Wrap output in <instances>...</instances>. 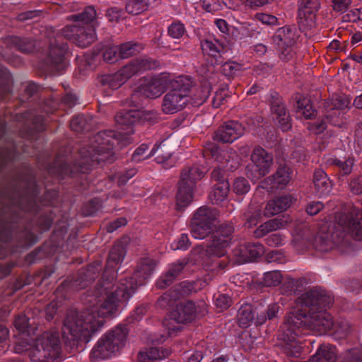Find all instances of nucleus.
Returning a JSON list of instances; mask_svg holds the SVG:
<instances>
[{
  "label": "nucleus",
  "mask_w": 362,
  "mask_h": 362,
  "mask_svg": "<svg viewBox=\"0 0 362 362\" xmlns=\"http://www.w3.org/2000/svg\"><path fill=\"white\" fill-rule=\"evenodd\" d=\"M334 298L327 291L314 288L303 293L298 299L300 305L296 311L291 312L286 317L283 326V348L289 356L298 357L302 346L296 339L301 334V328L305 327L325 332L334 327L331 315L326 312Z\"/></svg>",
  "instance_id": "f257e3e1"
},
{
  "label": "nucleus",
  "mask_w": 362,
  "mask_h": 362,
  "mask_svg": "<svg viewBox=\"0 0 362 362\" xmlns=\"http://www.w3.org/2000/svg\"><path fill=\"white\" fill-rule=\"evenodd\" d=\"M118 289L109 281L99 284L88 300V308L80 313L69 310L62 327L64 342H88L92 334L103 325V318L115 314L121 301L127 298V293H117Z\"/></svg>",
  "instance_id": "f03ea898"
},
{
  "label": "nucleus",
  "mask_w": 362,
  "mask_h": 362,
  "mask_svg": "<svg viewBox=\"0 0 362 362\" xmlns=\"http://www.w3.org/2000/svg\"><path fill=\"white\" fill-rule=\"evenodd\" d=\"M146 119L145 113L139 110L121 111L115 116V122L118 127L117 135L112 131H105L98 133L92 139L90 146L80 151L81 160L74 166L76 171L87 173L95 163L100 162H112V151L116 143L119 144L123 138L134 133L132 125L140 119Z\"/></svg>",
  "instance_id": "7ed1b4c3"
},
{
  "label": "nucleus",
  "mask_w": 362,
  "mask_h": 362,
  "mask_svg": "<svg viewBox=\"0 0 362 362\" xmlns=\"http://www.w3.org/2000/svg\"><path fill=\"white\" fill-rule=\"evenodd\" d=\"M24 341H20L14 346L18 354L28 352L33 362H54L61 350L59 334L54 331L45 332L35 342L32 349H28Z\"/></svg>",
  "instance_id": "20e7f679"
},
{
  "label": "nucleus",
  "mask_w": 362,
  "mask_h": 362,
  "mask_svg": "<svg viewBox=\"0 0 362 362\" xmlns=\"http://www.w3.org/2000/svg\"><path fill=\"white\" fill-rule=\"evenodd\" d=\"M192 81L188 76H180L173 79L169 91L163 98L161 110L165 114H174L185 108L189 102Z\"/></svg>",
  "instance_id": "39448f33"
},
{
  "label": "nucleus",
  "mask_w": 362,
  "mask_h": 362,
  "mask_svg": "<svg viewBox=\"0 0 362 362\" xmlns=\"http://www.w3.org/2000/svg\"><path fill=\"white\" fill-rule=\"evenodd\" d=\"M156 262L154 259L146 257L141 259L137 266L136 271L134 273L133 276H131L128 280L127 278L124 280H120L117 283L113 282V277L111 280L103 279L100 284H103L105 281L110 282L114 286L118 287L119 291L117 293H125L127 296L121 301L120 305L127 302L134 293L135 289L138 286H141L144 281L148 279L153 272Z\"/></svg>",
  "instance_id": "423d86ee"
},
{
  "label": "nucleus",
  "mask_w": 362,
  "mask_h": 362,
  "mask_svg": "<svg viewBox=\"0 0 362 362\" xmlns=\"http://www.w3.org/2000/svg\"><path fill=\"white\" fill-rule=\"evenodd\" d=\"M204 176V172L198 165L188 166L182 170L176 196L178 209L186 207L191 203L197 182Z\"/></svg>",
  "instance_id": "0eeeda50"
},
{
  "label": "nucleus",
  "mask_w": 362,
  "mask_h": 362,
  "mask_svg": "<svg viewBox=\"0 0 362 362\" xmlns=\"http://www.w3.org/2000/svg\"><path fill=\"white\" fill-rule=\"evenodd\" d=\"M216 213L208 207H200L192 220L191 233L195 239H204L212 231Z\"/></svg>",
  "instance_id": "6e6552de"
},
{
  "label": "nucleus",
  "mask_w": 362,
  "mask_h": 362,
  "mask_svg": "<svg viewBox=\"0 0 362 362\" xmlns=\"http://www.w3.org/2000/svg\"><path fill=\"white\" fill-rule=\"evenodd\" d=\"M336 228L350 233L356 240H362V211L354 207L348 214L336 216Z\"/></svg>",
  "instance_id": "1a4fd4ad"
},
{
  "label": "nucleus",
  "mask_w": 362,
  "mask_h": 362,
  "mask_svg": "<svg viewBox=\"0 0 362 362\" xmlns=\"http://www.w3.org/2000/svg\"><path fill=\"white\" fill-rule=\"evenodd\" d=\"M173 79L169 73H161L146 78L137 92L148 98H157L168 89Z\"/></svg>",
  "instance_id": "9d476101"
},
{
  "label": "nucleus",
  "mask_w": 362,
  "mask_h": 362,
  "mask_svg": "<svg viewBox=\"0 0 362 362\" xmlns=\"http://www.w3.org/2000/svg\"><path fill=\"white\" fill-rule=\"evenodd\" d=\"M298 39L296 28L285 26L278 30L274 37V41L278 46L280 52V58L284 61H288L295 54L293 47Z\"/></svg>",
  "instance_id": "9b49d317"
},
{
  "label": "nucleus",
  "mask_w": 362,
  "mask_h": 362,
  "mask_svg": "<svg viewBox=\"0 0 362 362\" xmlns=\"http://www.w3.org/2000/svg\"><path fill=\"white\" fill-rule=\"evenodd\" d=\"M62 35L81 47H86L96 40L93 26L67 25L63 28Z\"/></svg>",
  "instance_id": "f8f14e48"
},
{
  "label": "nucleus",
  "mask_w": 362,
  "mask_h": 362,
  "mask_svg": "<svg viewBox=\"0 0 362 362\" xmlns=\"http://www.w3.org/2000/svg\"><path fill=\"white\" fill-rule=\"evenodd\" d=\"M251 160L253 163L254 172L250 176L254 181L267 175L273 165L272 154L261 147H257L253 150Z\"/></svg>",
  "instance_id": "ddd939ff"
},
{
  "label": "nucleus",
  "mask_w": 362,
  "mask_h": 362,
  "mask_svg": "<svg viewBox=\"0 0 362 362\" xmlns=\"http://www.w3.org/2000/svg\"><path fill=\"white\" fill-rule=\"evenodd\" d=\"M61 36H58L54 42H51L49 56L47 62L52 71L62 74L68 65L64 59L66 52V45L61 42Z\"/></svg>",
  "instance_id": "4468645a"
},
{
  "label": "nucleus",
  "mask_w": 362,
  "mask_h": 362,
  "mask_svg": "<svg viewBox=\"0 0 362 362\" xmlns=\"http://www.w3.org/2000/svg\"><path fill=\"white\" fill-rule=\"evenodd\" d=\"M220 166L215 168L211 172V179L219 182L225 180L223 178L225 168L227 170H233L239 165L238 154L233 151H222L220 156L216 157Z\"/></svg>",
  "instance_id": "2eb2a0df"
},
{
  "label": "nucleus",
  "mask_w": 362,
  "mask_h": 362,
  "mask_svg": "<svg viewBox=\"0 0 362 362\" xmlns=\"http://www.w3.org/2000/svg\"><path fill=\"white\" fill-rule=\"evenodd\" d=\"M320 7L318 0H303L298 10L299 25L305 29L315 26L316 13Z\"/></svg>",
  "instance_id": "dca6fc26"
},
{
  "label": "nucleus",
  "mask_w": 362,
  "mask_h": 362,
  "mask_svg": "<svg viewBox=\"0 0 362 362\" xmlns=\"http://www.w3.org/2000/svg\"><path fill=\"white\" fill-rule=\"evenodd\" d=\"M245 132L243 126L235 121H230L220 127L215 132L214 139L223 143H232Z\"/></svg>",
  "instance_id": "f3484780"
},
{
  "label": "nucleus",
  "mask_w": 362,
  "mask_h": 362,
  "mask_svg": "<svg viewBox=\"0 0 362 362\" xmlns=\"http://www.w3.org/2000/svg\"><path fill=\"white\" fill-rule=\"evenodd\" d=\"M292 170L287 166H280L276 173L266 179L261 184L263 189L272 191L284 189L291 179Z\"/></svg>",
  "instance_id": "a211bd4d"
},
{
  "label": "nucleus",
  "mask_w": 362,
  "mask_h": 362,
  "mask_svg": "<svg viewBox=\"0 0 362 362\" xmlns=\"http://www.w3.org/2000/svg\"><path fill=\"white\" fill-rule=\"evenodd\" d=\"M157 66V62L149 59H137L130 62L128 64L122 67L118 72L127 81L137 73L151 69Z\"/></svg>",
  "instance_id": "6ab92c4d"
},
{
  "label": "nucleus",
  "mask_w": 362,
  "mask_h": 362,
  "mask_svg": "<svg viewBox=\"0 0 362 362\" xmlns=\"http://www.w3.org/2000/svg\"><path fill=\"white\" fill-rule=\"evenodd\" d=\"M197 309L192 301H183L177 305L171 315L177 323L191 322L197 316Z\"/></svg>",
  "instance_id": "aec40b11"
},
{
  "label": "nucleus",
  "mask_w": 362,
  "mask_h": 362,
  "mask_svg": "<svg viewBox=\"0 0 362 362\" xmlns=\"http://www.w3.org/2000/svg\"><path fill=\"white\" fill-rule=\"evenodd\" d=\"M127 334L128 330L125 326H118L103 336L116 354L125 346Z\"/></svg>",
  "instance_id": "412c9836"
},
{
  "label": "nucleus",
  "mask_w": 362,
  "mask_h": 362,
  "mask_svg": "<svg viewBox=\"0 0 362 362\" xmlns=\"http://www.w3.org/2000/svg\"><path fill=\"white\" fill-rule=\"evenodd\" d=\"M271 109L276 124L282 131L286 132L290 129L291 127L290 116L279 98H276L272 103Z\"/></svg>",
  "instance_id": "4be33fe9"
},
{
  "label": "nucleus",
  "mask_w": 362,
  "mask_h": 362,
  "mask_svg": "<svg viewBox=\"0 0 362 362\" xmlns=\"http://www.w3.org/2000/svg\"><path fill=\"white\" fill-rule=\"evenodd\" d=\"M291 203L292 197L291 195H284L273 199L267 204L264 215L270 217L283 212L291 205Z\"/></svg>",
  "instance_id": "5701e85b"
},
{
  "label": "nucleus",
  "mask_w": 362,
  "mask_h": 362,
  "mask_svg": "<svg viewBox=\"0 0 362 362\" xmlns=\"http://www.w3.org/2000/svg\"><path fill=\"white\" fill-rule=\"evenodd\" d=\"M264 247L259 243H247L240 245L233 251L234 255H238L242 261L252 260L262 255Z\"/></svg>",
  "instance_id": "b1692460"
},
{
  "label": "nucleus",
  "mask_w": 362,
  "mask_h": 362,
  "mask_svg": "<svg viewBox=\"0 0 362 362\" xmlns=\"http://www.w3.org/2000/svg\"><path fill=\"white\" fill-rule=\"evenodd\" d=\"M114 355H115V351L103 336L92 349L90 353V358L92 361H95L109 358Z\"/></svg>",
  "instance_id": "393cba45"
},
{
  "label": "nucleus",
  "mask_w": 362,
  "mask_h": 362,
  "mask_svg": "<svg viewBox=\"0 0 362 362\" xmlns=\"http://www.w3.org/2000/svg\"><path fill=\"white\" fill-rule=\"evenodd\" d=\"M170 354L171 350L168 348L151 347L139 353L136 362H153L155 360H162Z\"/></svg>",
  "instance_id": "a878e982"
},
{
  "label": "nucleus",
  "mask_w": 362,
  "mask_h": 362,
  "mask_svg": "<svg viewBox=\"0 0 362 362\" xmlns=\"http://www.w3.org/2000/svg\"><path fill=\"white\" fill-rule=\"evenodd\" d=\"M313 184L315 192L322 197L329 194L332 185L327 174L322 170H316L314 173Z\"/></svg>",
  "instance_id": "bb28decb"
},
{
  "label": "nucleus",
  "mask_w": 362,
  "mask_h": 362,
  "mask_svg": "<svg viewBox=\"0 0 362 362\" xmlns=\"http://www.w3.org/2000/svg\"><path fill=\"white\" fill-rule=\"evenodd\" d=\"M288 221V218L286 217L269 220L260 225L254 234L257 238L263 237L269 232L284 228Z\"/></svg>",
  "instance_id": "cd10ccee"
},
{
  "label": "nucleus",
  "mask_w": 362,
  "mask_h": 362,
  "mask_svg": "<svg viewBox=\"0 0 362 362\" xmlns=\"http://www.w3.org/2000/svg\"><path fill=\"white\" fill-rule=\"evenodd\" d=\"M185 264L186 262L183 261L171 264L165 274L157 281V286L160 288H164L170 284L184 269Z\"/></svg>",
  "instance_id": "c85d7f7f"
},
{
  "label": "nucleus",
  "mask_w": 362,
  "mask_h": 362,
  "mask_svg": "<svg viewBox=\"0 0 362 362\" xmlns=\"http://www.w3.org/2000/svg\"><path fill=\"white\" fill-rule=\"evenodd\" d=\"M29 318L25 315H18L15 321L14 326L21 334L22 337L19 339V341L16 344L15 346L20 342L24 341V344L27 345L28 349H32L35 342L40 337H39L35 341L33 342L32 344L30 343V339L28 338V334H25L26 332H29L28 329L30 327V323L29 322Z\"/></svg>",
  "instance_id": "c756f323"
},
{
  "label": "nucleus",
  "mask_w": 362,
  "mask_h": 362,
  "mask_svg": "<svg viewBox=\"0 0 362 362\" xmlns=\"http://www.w3.org/2000/svg\"><path fill=\"white\" fill-rule=\"evenodd\" d=\"M95 18L96 11L95 8L93 6H88L82 13L70 16L69 19L75 23L74 25L93 26L91 23L95 19Z\"/></svg>",
  "instance_id": "7c9ffc66"
},
{
  "label": "nucleus",
  "mask_w": 362,
  "mask_h": 362,
  "mask_svg": "<svg viewBox=\"0 0 362 362\" xmlns=\"http://www.w3.org/2000/svg\"><path fill=\"white\" fill-rule=\"evenodd\" d=\"M230 185L227 180L217 182L209 195L210 200L214 204H219L228 197Z\"/></svg>",
  "instance_id": "2f4dec72"
},
{
  "label": "nucleus",
  "mask_w": 362,
  "mask_h": 362,
  "mask_svg": "<svg viewBox=\"0 0 362 362\" xmlns=\"http://www.w3.org/2000/svg\"><path fill=\"white\" fill-rule=\"evenodd\" d=\"M211 242L207 246L206 252L211 257H221L226 255L229 243L211 236Z\"/></svg>",
  "instance_id": "473e14b6"
},
{
  "label": "nucleus",
  "mask_w": 362,
  "mask_h": 362,
  "mask_svg": "<svg viewBox=\"0 0 362 362\" xmlns=\"http://www.w3.org/2000/svg\"><path fill=\"white\" fill-rule=\"evenodd\" d=\"M125 255V248L124 245L120 243H116L110 252L109 257L107 261V270L109 269H115V267L122 262Z\"/></svg>",
  "instance_id": "72a5a7b5"
},
{
  "label": "nucleus",
  "mask_w": 362,
  "mask_h": 362,
  "mask_svg": "<svg viewBox=\"0 0 362 362\" xmlns=\"http://www.w3.org/2000/svg\"><path fill=\"white\" fill-rule=\"evenodd\" d=\"M238 322L242 328L248 327L254 321V311L249 304L242 305L238 312Z\"/></svg>",
  "instance_id": "f704fd0d"
},
{
  "label": "nucleus",
  "mask_w": 362,
  "mask_h": 362,
  "mask_svg": "<svg viewBox=\"0 0 362 362\" xmlns=\"http://www.w3.org/2000/svg\"><path fill=\"white\" fill-rule=\"evenodd\" d=\"M297 112L305 119H310L315 115V110L309 98L301 95L297 98Z\"/></svg>",
  "instance_id": "c9c22d12"
},
{
  "label": "nucleus",
  "mask_w": 362,
  "mask_h": 362,
  "mask_svg": "<svg viewBox=\"0 0 362 362\" xmlns=\"http://www.w3.org/2000/svg\"><path fill=\"white\" fill-rule=\"evenodd\" d=\"M127 12L133 15H138L147 10L148 0H124Z\"/></svg>",
  "instance_id": "e433bc0d"
},
{
  "label": "nucleus",
  "mask_w": 362,
  "mask_h": 362,
  "mask_svg": "<svg viewBox=\"0 0 362 362\" xmlns=\"http://www.w3.org/2000/svg\"><path fill=\"white\" fill-rule=\"evenodd\" d=\"M118 48L119 58L122 59L130 57L143 49L141 45L132 42L122 44L120 46H118Z\"/></svg>",
  "instance_id": "4c0bfd02"
},
{
  "label": "nucleus",
  "mask_w": 362,
  "mask_h": 362,
  "mask_svg": "<svg viewBox=\"0 0 362 362\" xmlns=\"http://www.w3.org/2000/svg\"><path fill=\"white\" fill-rule=\"evenodd\" d=\"M210 93V88L207 86H203L197 88L192 97L189 99V102L194 106L202 105L208 98Z\"/></svg>",
  "instance_id": "58836bf2"
},
{
  "label": "nucleus",
  "mask_w": 362,
  "mask_h": 362,
  "mask_svg": "<svg viewBox=\"0 0 362 362\" xmlns=\"http://www.w3.org/2000/svg\"><path fill=\"white\" fill-rule=\"evenodd\" d=\"M103 86H107L112 90L118 89L126 81L117 71L114 74L103 76L100 81Z\"/></svg>",
  "instance_id": "ea45409f"
},
{
  "label": "nucleus",
  "mask_w": 362,
  "mask_h": 362,
  "mask_svg": "<svg viewBox=\"0 0 362 362\" xmlns=\"http://www.w3.org/2000/svg\"><path fill=\"white\" fill-rule=\"evenodd\" d=\"M178 298L179 293L175 290L170 289L158 298L157 305L160 308L167 309L171 307Z\"/></svg>",
  "instance_id": "a19ab883"
},
{
  "label": "nucleus",
  "mask_w": 362,
  "mask_h": 362,
  "mask_svg": "<svg viewBox=\"0 0 362 362\" xmlns=\"http://www.w3.org/2000/svg\"><path fill=\"white\" fill-rule=\"evenodd\" d=\"M233 232V226L229 223H223L212 234V237L222 240H227L230 243L231 235Z\"/></svg>",
  "instance_id": "79ce46f5"
},
{
  "label": "nucleus",
  "mask_w": 362,
  "mask_h": 362,
  "mask_svg": "<svg viewBox=\"0 0 362 362\" xmlns=\"http://www.w3.org/2000/svg\"><path fill=\"white\" fill-rule=\"evenodd\" d=\"M341 362H362V347L345 351L341 356Z\"/></svg>",
  "instance_id": "37998d69"
},
{
  "label": "nucleus",
  "mask_w": 362,
  "mask_h": 362,
  "mask_svg": "<svg viewBox=\"0 0 362 362\" xmlns=\"http://www.w3.org/2000/svg\"><path fill=\"white\" fill-rule=\"evenodd\" d=\"M232 189L237 195H244L250 190V185L246 178L237 177L233 182Z\"/></svg>",
  "instance_id": "c03bdc74"
},
{
  "label": "nucleus",
  "mask_w": 362,
  "mask_h": 362,
  "mask_svg": "<svg viewBox=\"0 0 362 362\" xmlns=\"http://www.w3.org/2000/svg\"><path fill=\"white\" fill-rule=\"evenodd\" d=\"M203 52L211 56H216L223 49L222 45L218 41L206 40L202 42Z\"/></svg>",
  "instance_id": "a18cd8bd"
},
{
  "label": "nucleus",
  "mask_w": 362,
  "mask_h": 362,
  "mask_svg": "<svg viewBox=\"0 0 362 362\" xmlns=\"http://www.w3.org/2000/svg\"><path fill=\"white\" fill-rule=\"evenodd\" d=\"M282 280L281 274L279 271H272L264 273L263 283L266 286H275Z\"/></svg>",
  "instance_id": "49530a36"
},
{
  "label": "nucleus",
  "mask_w": 362,
  "mask_h": 362,
  "mask_svg": "<svg viewBox=\"0 0 362 362\" xmlns=\"http://www.w3.org/2000/svg\"><path fill=\"white\" fill-rule=\"evenodd\" d=\"M118 49V46L116 45L106 46L103 52L104 60L110 64L117 62L119 58Z\"/></svg>",
  "instance_id": "de8ad7c7"
},
{
  "label": "nucleus",
  "mask_w": 362,
  "mask_h": 362,
  "mask_svg": "<svg viewBox=\"0 0 362 362\" xmlns=\"http://www.w3.org/2000/svg\"><path fill=\"white\" fill-rule=\"evenodd\" d=\"M185 28L184 24H182L180 22H173L169 27H168V35L175 39H180L181 38L185 33Z\"/></svg>",
  "instance_id": "09e8293b"
},
{
  "label": "nucleus",
  "mask_w": 362,
  "mask_h": 362,
  "mask_svg": "<svg viewBox=\"0 0 362 362\" xmlns=\"http://www.w3.org/2000/svg\"><path fill=\"white\" fill-rule=\"evenodd\" d=\"M148 149L147 144H143L138 147L132 155V160L134 162H140L144 159L149 158L152 155V151L148 155H145L146 152Z\"/></svg>",
  "instance_id": "8fccbe9b"
},
{
  "label": "nucleus",
  "mask_w": 362,
  "mask_h": 362,
  "mask_svg": "<svg viewBox=\"0 0 362 362\" xmlns=\"http://www.w3.org/2000/svg\"><path fill=\"white\" fill-rule=\"evenodd\" d=\"M267 245L271 247H279L284 245L286 238L281 233H274L265 239Z\"/></svg>",
  "instance_id": "3c124183"
},
{
  "label": "nucleus",
  "mask_w": 362,
  "mask_h": 362,
  "mask_svg": "<svg viewBox=\"0 0 362 362\" xmlns=\"http://www.w3.org/2000/svg\"><path fill=\"white\" fill-rule=\"evenodd\" d=\"M238 70L239 64L233 62H226L221 66L222 73L228 77L234 76Z\"/></svg>",
  "instance_id": "603ef678"
},
{
  "label": "nucleus",
  "mask_w": 362,
  "mask_h": 362,
  "mask_svg": "<svg viewBox=\"0 0 362 362\" xmlns=\"http://www.w3.org/2000/svg\"><path fill=\"white\" fill-rule=\"evenodd\" d=\"M202 8L207 12H214L221 8V0H201Z\"/></svg>",
  "instance_id": "864d4df0"
},
{
  "label": "nucleus",
  "mask_w": 362,
  "mask_h": 362,
  "mask_svg": "<svg viewBox=\"0 0 362 362\" xmlns=\"http://www.w3.org/2000/svg\"><path fill=\"white\" fill-rule=\"evenodd\" d=\"M347 105L348 101L340 99L339 97L333 99V107L331 108L332 112L327 115V118L329 119L332 117V115H339V110L347 106Z\"/></svg>",
  "instance_id": "5fc2aeb1"
},
{
  "label": "nucleus",
  "mask_w": 362,
  "mask_h": 362,
  "mask_svg": "<svg viewBox=\"0 0 362 362\" xmlns=\"http://www.w3.org/2000/svg\"><path fill=\"white\" fill-rule=\"evenodd\" d=\"M86 120L83 116L78 115L74 117L71 122L70 127L72 130L76 132H81L85 129Z\"/></svg>",
  "instance_id": "6e6d98bb"
},
{
  "label": "nucleus",
  "mask_w": 362,
  "mask_h": 362,
  "mask_svg": "<svg viewBox=\"0 0 362 362\" xmlns=\"http://www.w3.org/2000/svg\"><path fill=\"white\" fill-rule=\"evenodd\" d=\"M215 304L222 310H226L231 305V299L226 294H219L215 300Z\"/></svg>",
  "instance_id": "4d7b16f0"
},
{
  "label": "nucleus",
  "mask_w": 362,
  "mask_h": 362,
  "mask_svg": "<svg viewBox=\"0 0 362 362\" xmlns=\"http://www.w3.org/2000/svg\"><path fill=\"white\" fill-rule=\"evenodd\" d=\"M227 98V91L225 89H221L216 92L213 100L212 105L215 108L219 107Z\"/></svg>",
  "instance_id": "13d9d810"
},
{
  "label": "nucleus",
  "mask_w": 362,
  "mask_h": 362,
  "mask_svg": "<svg viewBox=\"0 0 362 362\" xmlns=\"http://www.w3.org/2000/svg\"><path fill=\"white\" fill-rule=\"evenodd\" d=\"M327 127L326 123L323 120H317L313 123L308 122V129L316 134L323 132Z\"/></svg>",
  "instance_id": "bf43d9fd"
},
{
  "label": "nucleus",
  "mask_w": 362,
  "mask_h": 362,
  "mask_svg": "<svg viewBox=\"0 0 362 362\" xmlns=\"http://www.w3.org/2000/svg\"><path fill=\"white\" fill-rule=\"evenodd\" d=\"M189 238L187 235L182 234L177 241L173 245V250H185L189 247Z\"/></svg>",
  "instance_id": "052dcab7"
},
{
  "label": "nucleus",
  "mask_w": 362,
  "mask_h": 362,
  "mask_svg": "<svg viewBox=\"0 0 362 362\" xmlns=\"http://www.w3.org/2000/svg\"><path fill=\"white\" fill-rule=\"evenodd\" d=\"M255 18L258 21L266 25H274L277 22V18L274 16L263 13H257Z\"/></svg>",
  "instance_id": "680f3d73"
},
{
  "label": "nucleus",
  "mask_w": 362,
  "mask_h": 362,
  "mask_svg": "<svg viewBox=\"0 0 362 362\" xmlns=\"http://www.w3.org/2000/svg\"><path fill=\"white\" fill-rule=\"evenodd\" d=\"M332 8L335 11L344 12L351 4V0H332Z\"/></svg>",
  "instance_id": "e2e57ef3"
},
{
  "label": "nucleus",
  "mask_w": 362,
  "mask_h": 362,
  "mask_svg": "<svg viewBox=\"0 0 362 362\" xmlns=\"http://www.w3.org/2000/svg\"><path fill=\"white\" fill-rule=\"evenodd\" d=\"M254 311V322L256 325H263L268 319L267 317L265 309L253 310Z\"/></svg>",
  "instance_id": "0e129e2a"
},
{
  "label": "nucleus",
  "mask_w": 362,
  "mask_h": 362,
  "mask_svg": "<svg viewBox=\"0 0 362 362\" xmlns=\"http://www.w3.org/2000/svg\"><path fill=\"white\" fill-rule=\"evenodd\" d=\"M127 223V219L124 217H120L109 223L106 226V230L108 233H112L119 227L125 226Z\"/></svg>",
  "instance_id": "69168bd1"
},
{
  "label": "nucleus",
  "mask_w": 362,
  "mask_h": 362,
  "mask_svg": "<svg viewBox=\"0 0 362 362\" xmlns=\"http://www.w3.org/2000/svg\"><path fill=\"white\" fill-rule=\"evenodd\" d=\"M267 260L269 262H278L283 263L285 261V257L283 253L277 251L272 250L267 254Z\"/></svg>",
  "instance_id": "338daca9"
},
{
  "label": "nucleus",
  "mask_w": 362,
  "mask_h": 362,
  "mask_svg": "<svg viewBox=\"0 0 362 362\" xmlns=\"http://www.w3.org/2000/svg\"><path fill=\"white\" fill-rule=\"evenodd\" d=\"M350 189L356 194H362V177L358 176L353 179L350 182Z\"/></svg>",
  "instance_id": "774afa93"
}]
</instances>
